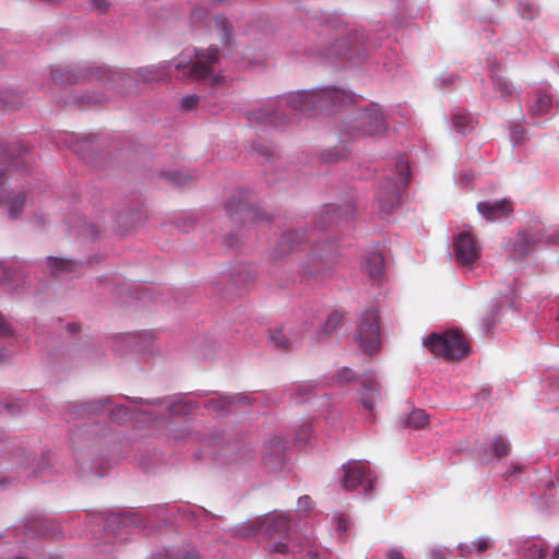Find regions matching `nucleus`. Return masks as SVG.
Returning <instances> with one entry per match:
<instances>
[{
	"mask_svg": "<svg viewBox=\"0 0 559 559\" xmlns=\"http://www.w3.org/2000/svg\"><path fill=\"white\" fill-rule=\"evenodd\" d=\"M356 340L367 354H373L380 345L378 312L373 308L364 311L359 318Z\"/></svg>",
	"mask_w": 559,
	"mask_h": 559,
	"instance_id": "9b49d317",
	"label": "nucleus"
},
{
	"mask_svg": "<svg viewBox=\"0 0 559 559\" xmlns=\"http://www.w3.org/2000/svg\"><path fill=\"white\" fill-rule=\"evenodd\" d=\"M552 108V96L547 92H540L536 95L535 102L531 106L533 117H542L549 114Z\"/></svg>",
	"mask_w": 559,
	"mask_h": 559,
	"instance_id": "473e14b6",
	"label": "nucleus"
},
{
	"mask_svg": "<svg viewBox=\"0 0 559 559\" xmlns=\"http://www.w3.org/2000/svg\"><path fill=\"white\" fill-rule=\"evenodd\" d=\"M264 520L263 516L260 515L228 528V533L235 538L246 539L254 536L259 532H262Z\"/></svg>",
	"mask_w": 559,
	"mask_h": 559,
	"instance_id": "393cba45",
	"label": "nucleus"
},
{
	"mask_svg": "<svg viewBox=\"0 0 559 559\" xmlns=\"http://www.w3.org/2000/svg\"><path fill=\"white\" fill-rule=\"evenodd\" d=\"M197 512L207 513L204 509L190 510V508H189V507H185V508H182V513H183V514H191L192 516H194V515L197 514Z\"/></svg>",
	"mask_w": 559,
	"mask_h": 559,
	"instance_id": "0e129e2a",
	"label": "nucleus"
},
{
	"mask_svg": "<svg viewBox=\"0 0 559 559\" xmlns=\"http://www.w3.org/2000/svg\"><path fill=\"white\" fill-rule=\"evenodd\" d=\"M411 177L408 163L403 157L394 159V168L378 186L376 203L379 212L383 215L390 214L399 204L401 189L407 186Z\"/></svg>",
	"mask_w": 559,
	"mask_h": 559,
	"instance_id": "7ed1b4c3",
	"label": "nucleus"
},
{
	"mask_svg": "<svg viewBox=\"0 0 559 559\" xmlns=\"http://www.w3.org/2000/svg\"><path fill=\"white\" fill-rule=\"evenodd\" d=\"M379 400V382L371 374H366L359 391L358 402L359 405L364 408V412L368 415L369 419L373 418V408Z\"/></svg>",
	"mask_w": 559,
	"mask_h": 559,
	"instance_id": "dca6fc26",
	"label": "nucleus"
},
{
	"mask_svg": "<svg viewBox=\"0 0 559 559\" xmlns=\"http://www.w3.org/2000/svg\"><path fill=\"white\" fill-rule=\"evenodd\" d=\"M264 520V536L272 539H278L275 543H270L266 546V550L270 554H286L288 551V545L284 543V539L290 532V518L285 512L272 513L262 515Z\"/></svg>",
	"mask_w": 559,
	"mask_h": 559,
	"instance_id": "1a4fd4ad",
	"label": "nucleus"
},
{
	"mask_svg": "<svg viewBox=\"0 0 559 559\" xmlns=\"http://www.w3.org/2000/svg\"><path fill=\"white\" fill-rule=\"evenodd\" d=\"M24 534L31 538L51 537L56 538L60 532L57 524L44 516H31L25 520Z\"/></svg>",
	"mask_w": 559,
	"mask_h": 559,
	"instance_id": "2eb2a0df",
	"label": "nucleus"
},
{
	"mask_svg": "<svg viewBox=\"0 0 559 559\" xmlns=\"http://www.w3.org/2000/svg\"><path fill=\"white\" fill-rule=\"evenodd\" d=\"M187 435H188V430L185 427H182L178 430H173L170 433L171 438L175 440L183 439V438H186Z\"/></svg>",
	"mask_w": 559,
	"mask_h": 559,
	"instance_id": "bf43d9fd",
	"label": "nucleus"
},
{
	"mask_svg": "<svg viewBox=\"0 0 559 559\" xmlns=\"http://www.w3.org/2000/svg\"><path fill=\"white\" fill-rule=\"evenodd\" d=\"M233 281L236 285H246L253 280V274L247 266H239L231 273Z\"/></svg>",
	"mask_w": 559,
	"mask_h": 559,
	"instance_id": "58836bf2",
	"label": "nucleus"
},
{
	"mask_svg": "<svg viewBox=\"0 0 559 559\" xmlns=\"http://www.w3.org/2000/svg\"><path fill=\"white\" fill-rule=\"evenodd\" d=\"M550 559H559V545L555 547L550 555Z\"/></svg>",
	"mask_w": 559,
	"mask_h": 559,
	"instance_id": "774afa93",
	"label": "nucleus"
},
{
	"mask_svg": "<svg viewBox=\"0 0 559 559\" xmlns=\"http://www.w3.org/2000/svg\"><path fill=\"white\" fill-rule=\"evenodd\" d=\"M423 345L436 357L447 360L461 359L468 350L463 336L456 331L430 333L423 340Z\"/></svg>",
	"mask_w": 559,
	"mask_h": 559,
	"instance_id": "0eeeda50",
	"label": "nucleus"
},
{
	"mask_svg": "<svg viewBox=\"0 0 559 559\" xmlns=\"http://www.w3.org/2000/svg\"><path fill=\"white\" fill-rule=\"evenodd\" d=\"M203 406L210 411H213L217 415L224 414L229 406H231V401H229V395H218L206 401Z\"/></svg>",
	"mask_w": 559,
	"mask_h": 559,
	"instance_id": "c9c22d12",
	"label": "nucleus"
},
{
	"mask_svg": "<svg viewBox=\"0 0 559 559\" xmlns=\"http://www.w3.org/2000/svg\"><path fill=\"white\" fill-rule=\"evenodd\" d=\"M90 10L97 13H105L109 7L110 2L108 0H87Z\"/></svg>",
	"mask_w": 559,
	"mask_h": 559,
	"instance_id": "37998d69",
	"label": "nucleus"
},
{
	"mask_svg": "<svg viewBox=\"0 0 559 559\" xmlns=\"http://www.w3.org/2000/svg\"><path fill=\"white\" fill-rule=\"evenodd\" d=\"M199 103V96L197 95H186L181 97L179 102V106L183 110H191L193 109Z\"/></svg>",
	"mask_w": 559,
	"mask_h": 559,
	"instance_id": "a18cd8bd",
	"label": "nucleus"
},
{
	"mask_svg": "<svg viewBox=\"0 0 559 559\" xmlns=\"http://www.w3.org/2000/svg\"><path fill=\"white\" fill-rule=\"evenodd\" d=\"M540 231L542 229H538L537 230V235L536 236H533V235H527L526 234V238H525V241H526V246L528 245V241L532 239L533 241H536V240H540L543 238V236L540 235Z\"/></svg>",
	"mask_w": 559,
	"mask_h": 559,
	"instance_id": "69168bd1",
	"label": "nucleus"
},
{
	"mask_svg": "<svg viewBox=\"0 0 559 559\" xmlns=\"http://www.w3.org/2000/svg\"><path fill=\"white\" fill-rule=\"evenodd\" d=\"M26 195L24 191H0V207L2 205L8 210L9 217L11 219H15L20 216L24 204H25Z\"/></svg>",
	"mask_w": 559,
	"mask_h": 559,
	"instance_id": "5701e85b",
	"label": "nucleus"
},
{
	"mask_svg": "<svg viewBox=\"0 0 559 559\" xmlns=\"http://www.w3.org/2000/svg\"><path fill=\"white\" fill-rule=\"evenodd\" d=\"M311 498L309 496H302L298 499V508L307 511L310 509Z\"/></svg>",
	"mask_w": 559,
	"mask_h": 559,
	"instance_id": "864d4df0",
	"label": "nucleus"
},
{
	"mask_svg": "<svg viewBox=\"0 0 559 559\" xmlns=\"http://www.w3.org/2000/svg\"><path fill=\"white\" fill-rule=\"evenodd\" d=\"M478 213L488 222L507 218L513 211L509 200L481 201L477 203Z\"/></svg>",
	"mask_w": 559,
	"mask_h": 559,
	"instance_id": "a211bd4d",
	"label": "nucleus"
},
{
	"mask_svg": "<svg viewBox=\"0 0 559 559\" xmlns=\"http://www.w3.org/2000/svg\"><path fill=\"white\" fill-rule=\"evenodd\" d=\"M475 551L484 552L493 547V540L488 536H480L473 542Z\"/></svg>",
	"mask_w": 559,
	"mask_h": 559,
	"instance_id": "a19ab883",
	"label": "nucleus"
},
{
	"mask_svg": "<svg viewBox=\"0 0 559 559\" xmlns=\"http://www.w3.org/2000/svg\"><path fill=\"white\" fill-rule=\"evenodd\" d=\"M335 528L340 536H343L348 530L347 520L342 515L334 516Z\"/></svg>",
	"mask_w": 559,
	"mask_h": 559,
	"instance_id": "49530a36",
	"label": "nucleus"
},
{
	"mask_svg": "<svg viewBox=\"0 0 559 559\" xmlns=\"http://www.w3.org/2000/svg\"><path fill=\"white\" fill-rule=\"evenodd\" d=\"M305 236L306 230L304 228H294L284 231L273 249V257L280 259L287 255L304 243Z\"/></svg>",
	"mask_w": 559,
	"mask_h": 559,
	"instance_id": "f3484780",
	"label": "nucleus"
},
{
	"mask_svg": "<svg viewBox=\"0 0 559 559\" xmlns=\"http://www.w3.org/2000/svg\"><path fill=\"white\" fill-rule=\"evenodd\" d=\"M523 131L520 129L519 126L512 128L511 130V140L515 142L516 145L520 144V141L522 140Z\"/></svg>",
	"mask_w": 559,
	"mask_h": 559,
	"instance_id": "5fc2aeb1",
	"label": "nucleus"
},
{
	"mask_svg": "<svg viewBox=\"0 0 559 559\" xmlns=\"http://www.w3.org/2000/svg\"><path fill=\"white\" fill-rule=\"evenodd\" d=\"M355 214V206L352 203H346L343 206H326L324 209L323 217L320 223L316 224L314 228L324 229L328 225V222L335 221L340 223L341 221L350 219Z\"/></svg>",
	"mask_w": 559,
	"mask_h": 559,
	"instance_id": "b1692460",
	"label": "nucleus"
},
{
	"mask_svg": "<svg viewBox=\"0 0 559 559\" xmlns=\"http://www.w3.org/2000/svg\"><path fill=\"white\" fill-rule=\"evenodd\" d=\"M459 549L461 550V556L466 557L475 551L473 543L471 544H460Z\"/></svg>",
	"mask_w": 559,
	"mask_h": 559,
	"instance_id": "6e6d98bb",
	"label": "nucleus"
},
{
	"mask_svg": "<svg viewBox=\"0 0 559 559\" xmlns=\"http://www.w3.org/2000/svg\"><path fill=\"white\" fill-rule=\"evenodd\" d=\"M313 391H319L318 385H314L310 382H304L290 386L287 390V394L289 395V399L296 403H304L308 400V396H310Z\"/></svg>",
	"mask_w": 559,
	"mask_h": 559,
	"instance_id": "2f4dec72",
	"label": "nucleus"
},
{
	"mask_svg": "<svg viewBox=\"0 0 559 559\" xmlns=\"http://www.w3.org/2000/svg\"><path fill=\"white\" fill-rule=\"evenodd\" d=\"M473 179V174L464 173L461 177V181L464 185H468L471 180Z\"/></svg>",
	"mask_w": 559,
	"mask_h": 559,
	"instance_id": "338daca9",
	"label": "nucleus"
},
{
	"mask_svg": "<svg viewBox=\"0 0 559 559\" xmlns=\"http://www.w3.org/2000/svg\"><path fill=\"white\" fill-rule=\"evenodd\" d=\"M0 452L8 453L10 455L9 460L12 461L11 466H7L2 463L3 469H14L19 474L28 476V456L24 449H13L9 442H1Z\"/></svg>",
	"mask_w": 559,
	"mask_h": 559,
	"instance_id": "412c9836",
	"label": "nucleus"
},
{
	"mask_svg": "<svg viewBox=\"0 0 559 559\" xmlns=\"http://www.w3.org/2000/svg\"><path fill=\"white\" fill-rule=\"evenodd\" d=\"M143 523V519L139 514L129 513V514H115L109 516L106 521L105 530L110 531L112 534H117V527L123 526H138Z\"/></svg>",
	"mask_w": 559,
	"mask_h": 559,
	"instance_id": "a878e982",
	"label": "nucleus"
},
{
	"mask_svg": "<svg viewBox=\"0 0 559 559\" xmlns=\"http://www.w3.org/2000/svg\"><path fill=\"white\" fill-rule=\"evenodd\" d=\"M0 269L2 270V276L0 277L1 282L9 283L12 281L13 275L11 274L10 270L4 266L2 263H0Z\"/></svg>",
	"mask_w": 559,
	"mask_h": 559,
	"instance_id": "13d9d810",
	"label": "nucleus"
},
{
	"mask_svg": "<svg viewBox=\"0 0 559 559\" xmlns=\"http://www.w3.org/2000/svg\"><path fill=\"white\" fill-rule=\"evenodd\" d=\"M507 289L504 292V297L508 299L512 307L519 309L521 307V298H522V281L520 276H512L507 280Z\"/></svg>",
	"mask_w": 559,
	"mask_h": 559,
	"instance_id": "7c9ffc66",
	"label": "nucleus"
},
{
	"mask_svg": "<svg viewBox=\"0 0 559 559\" xmlns=\"http://www.w3.org/2000/svg\"><path fill=\"white\" fill-rule=\"evenodd\" d=\"M271 452L263 455L264 465L271 469H277L284 464V445L280 440L272 441Z\"/></svg>",
	"mask_w": 559,
	"mask_h": 559,
	"instance_id": "c85d7f7f",
	"label": "nucleus"
},
{
	"mask_svg": "<svg viewBox=\"0 0 559 559\" xmlns=\"http://www.w3.org/2000/svg\"><path fill=\"white\" fill-rule=\"evenodd\" d=\"M490 79L493 90L499 97L507 98L512 95V84L500 73V69L496 62L490 64Z\"/></svg>",
	"mask_w": 559,
	"mask_h": 559,
	"instance_id": "cd10ccee",
	"label": "nucleus"
},
{
	"mask_svg": "<svg viewBox=\"0 0 559 559\" xmlns=\"http://www.w3.org/2000/svg\"><path fill=\"white\" fill-rule=\"evenodd\" d=\"M302 322L299 326L293 323L276 325L269 331L267 342L274 348L289 350L301 340Z\"/></svg>",
	"mask_w": 559,
	"mask_h": 559,
	"instance_id": "ddd939ff",
	"label": "nucleus"
},
{
	"mask_svg": "<svg viewBox=\"0 0 559 559\" xmlns=\"http://www.w3.org/2000/svg\"><path fill=\"white\" fill-rule=\"evenodd\" d=\"M454 255L462 266L473 265L480 257V248L469 233H461L454 238Z\"/></svg>",
	"mask_w": 559,
	"mask_h": 559,
	"instance_id": "4468645a",
	"label": "nucleus"
},
{
	"mask_svg": "<svg viewBox=\"0 0 559 559\" xmlns=\"http://www.w3.org/2000/svg\"><path fill=\"white\" fill-rule=\"evenodd\" d=\"M343 313L338 310L331 311L326 318L318 319L312 314L302 320V330L310 334L312 343H320L330 338L343 322Z\"/></svg>",
	"mask_w": 559,
	"mask_h": 559,
	"instance_id": "9d476101",
	"label": "nucleus"
},
{
	"mask_svg": "<svg viewBox=\"0 0 559 559\" xmlns=\"http://www.w3.org/2000/svg\"><path fill=\"white\" fill-rule=\"evenodd\" d=\"M492 325H493V313L488 317H484L483 326H484L485 331L489 332V330L491 329Z\"/></svg>",
	"mask_w": 559,
	"mask_h": 559,
	"instance_id": "052dcab7",
	"label": "nucleus"
},
{
	"mask_svg": "<svg viewBox=\"0 0 559 559\" xmlns=\"http://www.w3.org/2000/svg\"><path fill=\"white\" fill-rule=\"evenodd\" d=\"M452 120L455 130L461 134H467L473 129L472 118L466 112L457 111L453 114Z\"/></svg>",
	"mask_w": 559,
	"mask_h": 559,
	"instance_id": "e433bc0d",
	"label": "nucleus"
},
{
	"mask_svg": "<svg viewBox=\"0 0 559 559\" xmlns=\"http://www.w3.org/2000/svg\"><path fill=\"white\" fill-rule=\"evenodd\" d=\"M459 79V76L454 75V74H449L442 79H440V84H439V87H445L447 85H451L453 84L456 80Z\"/></svg>",
	"mask_w": 559,
	"mask_h": 559,
	"instance_id": "4d7b16f0",
	"label": "nucleus"
},
{
	"mask_svg": "<svg viewBox=\"0 0 559 559\" xmlns=\"http://www.w3.org/2000/svg\"><path fill=\"white\" fill-rule=\"evenodd\" d=\"M311 436V426L308 423L301 424L296 430V440L306 442Z\"/></svg>",
	"mask_w": 559,
	"mask_h": 559,
	"instance_id": "c03bdc74",
	"label": "nucleus"
},
{
	"mask_svg": "<svg viewBox=\"0 0 559 559\" xmlns=\"http://www.w3.org/2000/svg\"><path fill=\"white\" fill-rule=\"evenodd\" d=\"M127 400L140 404L135 411L140 414L153 417L159 414L167 413L170 416L189 415L200 406V403L194 401L190 395H176L171 397L157 399V400H143L141 397Z\"/></svg>",
	"mask_w": 559,
	"mask_h": 559,
	"instance_id": "39448f33",
	"label": "nucleus"
},
{
	"mask_svg": "<svg viewBox=\"0 0 559 559\" xmlns=\"http://www.w3.org/2000/svg\"><path fill=\"white\" fill-rule=\"evenodd\" d=\"M167 178L176 185H185L187 182L186 176L180 171H169L166 174Z\"/></svg>",
	"mask_w": 559,
	"mask_h": 559,
	"instance_id": "3c124183",
	"label": "nucleus"
},
{
	"mask_svg": "<svg viewBox=\"0 0 559 559\" xmlns=\"http://www.w3.org/2000/svg\"><path fill=\"white\" fill-rule=\"evenodd\" d=\"M546 547L542 540H532L526 549V559H545Z\"/></svg>",
	"mask_w": 559,
	"mask_h": 559,
	"instance_id": "4c0bfd02",
	"label": "nucleus"
},
{
	"mask_svg": "<svg viewBox=\"0 0 559 559\" xmlns=\"http://www.w3.org/2000/svg\"><path fill=\"white\" fill-rule=\"evenodd\" d=\"M504 249L511 260L522 262L524 260V234L520 231L509 237L504 242Z\"/></svg>",
	"mask_w": 559,
	"mask_h": 559,
	"instance_id": "c756f323",
	"label": "nucleus"
},
{
	"mask_svg": "<svg viewBox=\"0 0 559 559\" xmlns=\"http://www.w3.org/2000/svg\"><path fill=\"white\" fill-rule=\"evenodd\" d=\"M47 265L50 273L55 276L74 272L78 266L76 262L72 260L58 259L53 257L47 258Z\"/></svg>",
	"mask_w": 559,
	"mask_h": 559,
	"instance_id": "72a5a7b5",
	"label": "nucleus"
},
{
	"mask_svg": "<svg viewBox=\"0 0 559 559\" xmlns=\"http://www.w3.org/2000/svg\"><path fill=\"white\" fill-rule=\"evenodd\" d=\"M450 551L442 547H435L430 550L429 559H448Z\"/></svg>",
	"mask_w": 559,
	"mask_h": 559,
	"instance_id": "8fccbe9b",
	"label": "nucleus"
},
{
	"mask_svg": "<svg viewBox=\"0 0 559 559\" xmlns=\"http://www.w3.org/2000/svg\"><path fill=\"white\" fill-rule=\"evenodd\" d=\"M427 420L428 416L423 409H415L408 415L406 425L419 429L425 426Z\"/></svg>",
	"mask_w": 559,
	"mask_h": 559,
	"instance_id": "ea45409f",
	"label": "nucleus"
},
{
	"mask_svg": "<svg viewBox=\"0 0 559 559\" xmlns=\"http://www.w3.org/2000/svg\"><path fill=\"white\" fill-rule=\"evenodd\" d=\"M343 156H344V154L340 151L324 152L322 154V159L326 163H333V162L341 159Z\"/></svg>",
	"mask_w": 559,
	"mask_h": 559,
	"instance_id": "603ef678",
	"label": "nucleus"
},
{
	"mask_svg": "<svg viewBox=\"0 0 559 559\" xmlns=\"http://www.w3.org/2000/svg\"><path fill=\"white\" fill-rule=\"evenodd\" d=\"M105 411H109V417L115 423H124L132 417L129 408L124 405L114 404L110 397H100L93 401L71 403L64 418L71 421L103 414Z\"/></svg>",
	"mask_w": 559,
	"mask_h": 559,
	"instance_id": "423d86ee",
	"label": "nucleus"
},
{
	"mask_svg": "<svg viewBox=\"0 0 559 559\" xmlns=\"http://www.w3.org/2000/svg\"><path fill=\"white\" fill-rule=\"evenodd\" d=\"M170 66L169 61H163L158 64L139 68L135 74L144 82H166L170 79Z\"/></svg>",
	"mask_w": 559,
	"mask_h": 559,
	"instance_id": "4be33fe9",
	"label": "nucleus"
},
{
	"mask_svg": "<svg viewBox=\"0 0 559 559\" xmlns=\"http://www.w3.org/2000/svg\"><path fill=\"white\" fill-rule=\"evenodd\" d=\"M340 134L356 139L364 135H374L386 130L385 120L379 106L371 104L367 108L353 111L338 126Z\"/></svg>",
	"mask_w": 559,
	"mask_h": 559,
	"instance_id": "20e7f679",
	"label": "nucleus"
},
{
	"mask_svg": "<svg viewBox=\"0 0 559 559\" xmlns=\"http://www.w3.org/2000/svg\"><path fill=\"white\" fill-rule=\"evenodd\" d=\"M386 559H404V556L400 550L391 549L386 552Z\"/></svg>",
	"mask_w": 559,
	"mask_h": 559,
	"instance_id": "680f3d73",
	"label": "nucleus"
},
{
	"mask_svg": "<svg viewBox=\"0 0 559 559\" xmlns=\"http://www.w3.org/2000/svg\"><path fill=\"white\" fill-rule=\"evenodd\" d=\"M13 328L11 323L0 313V336H11Z\"/></svg>",
	"mask_w": 559,
	"mask_h": 559,
	"instance_id": "de8ad7c7",
	"label": "nucleus"
},
{
	"mask_svg": "<svg viewBox=\"0 0 559 559\" xmlns=\"http://www.w3.org/2000/svg\"><path fill=\"white\" fill-rule=\"evenodd\" d=\"M254 150L258 153H260L261 155L265 156L266 158L272 156V150L270 147H264L262 145H259V146L254 147Z\"/></svg>",
	"mask_w": 559,
	"mask_h": 559,
	"instance_id": "e2e57ef3",
	"label": "nucleus"
},
{
	"mask_svg": "<svg viewBox=\"0 0 559 559\" xmlns=\"http://www.w3.org/2000/svg\"><path fill=\"white\" fill-rule=\"evenodd\" d=\"M343 476L341 485L345 490H359L368 496L373 490L376 476L361 461H350L342 466Z\"/></svg>",
	"mask_w": 559,
	"mask_h": 559,
	"instance_id": "6e6552de",
	"label": "nucleus"
},
{
	"mask_svg": "<svg viewBox=\"0 0 559 559\" xmlns=\"http://www.w3.org/2000/svg\"><path fill=\"white\" fill-rule=\"evenodd\" d=\"M362 270L373 281L381 278L384 269V259L379 252H370L361 264Z\"/></svg>",
	"mask_w": 559,
	"mask_h": 559,
	"instance_id": "bb28decb",
	"label": "nucleus"
},
{
	"mask_svg": "<svg viewBox=\"0 0 559 559\" xmlns=\"http://www.w3.org/2000/svg\"><path fill=\"white\" fill-rule=\"evenodd\" d=\"M218 64V49L209 47L205 50L186 49L176 60L175 68L182 72L183 76L204 81L211 86H219L225 83V76L216 72Z\"/></svg>",
	"mask_w": 559,
	"mask_h": 559,
	"instance_id": "f03ea898",
	"label": "nucleus"
},
{
	"mask_svg": "<svg viewBox=\"0 0 559 559\" xmlns=\"http://www.w3.org/2000/svg\"><path fill=\"white\" fill-rule=\"evenodd\" d=\"M229 401H231V405H249L251 403V399L247 394H234L229 395Z\"/></svg>",
	"mask_w": 559,
	"mask_h": 559,
	"instance_id": "09e8293b",
	"label": "nucleus"
},
{
	"mask_svg": "<svg viewBox=\"0 0 559 559\" xmlns=\"http://www.w3.org/2000/svg\"><path fill=\"white\" fill-rule=\"evenodd\" d=\"M214 22L222 44H224L226 47H230L233 31L231 24L223 14H217L214 19Z\"/></svg>",
	"mask_w": 559,
	"mask_h": 559,
	"instance_id": "f704fd0d",
	"label": "nucleus"
},
{
	"mask_svg": "<svg viewBox=\"0 0 559 559\" xmlns=\"http://www.w3.org/2000/svg\"><path fill=\"white\" fill-rule=\"evenodd\" d=\"M354 379H355V372L347 367H343L342 369H340L336 372V382L340 384L349 382Z\"/></svg>",
	"mask_w": 559,
	"mask_h": 559,
	"instance_id": "79ce46f5",
	"label": "nucleus"
},
{
	"mask_svg": "<svg viewBox=\"0 0 559 559\" xmlns=\"http://www.w3.org/2000/svg\"><path fill=\"white\" fill-rule=\"evenodd\" d=\"M336 255L334 252L324 253L323 250L320 252L313 251L307 262L300 266V272L310 276H317L323 274L335 261Z\"/></svg>",
	"mask_w": 559,
	"mask_h": 559,
	"instance_id": "6ab92c4d",
	"label": "nucleus"
},
{
	"mask_svg": "<svg viewBox=\"0 0 559 559\" xmlns=\"http://www.w3.org/2000/svg\"><path fill=\"white\" fill-rule=\"evenodd\" d=\"M510 451V443L501 436H496L490 444L479 445L477 456L483 464H489L495 459L507 455Z\"/></svg>",
	"mask_w": 559,
	"mask_h": 559,
	"instance_id": "aec40b11",
	"label": "nucleus"
},
{
	"mask_svg": "<svg viewBox=\"0 0 559 559\" xmlns=\"http://www.w3.org/2000/svg\"><path fill=\"white\" fill-rule=\"evenodd\" d=\"M107 73V70L100 68L64 66L53 68L50 72V75L51 80L56 84L70 85L82 81L92 80L93 78L103 80Z\"/></svg>",
	"mask_w": 559,
	"mask_h": 559,
	"instance_id": "f8f14e48",
	"label": "nucleus"
},
{
	"mask_svg": "<svg viewBox=\"0 0 559 559\" xmlns=\"http://www.w3.org/2000/svg\"><path fill=\"white\" fill-rule=\"evenodd\" d=\"M360 96L352 92L326 86L307 91L290 92L266 100L262 107L247 112L253 126L283 128L287 124V111L311 112L337 106L355 104Z\"/></svg>",
	"mask_w": 559,
	"mask_h": 559,
	"instance_id": "f257e3e1",
	"label": "nucleus"
}]
</instances>
